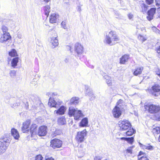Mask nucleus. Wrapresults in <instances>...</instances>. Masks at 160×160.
<instances>
[{
  "mask_svg": "<svg viewBox=\"0 0 160 160\" xmlns=\"http://www.w3.org/2000/svg\"><path fill=\"white\" fill-rule=\"evenodd\" d=\"M122 100L120 99L117 102V106H119L121 104L122 102Z\"/></svg>",
  "mask_w": 160,
  "mask_h": 160,
  "instance_id": "nucleus-50",
  "label": "nucleus"
},
{
  "mask_svg": "<svg viewBox=\"0 0 160 160\" xmlns=\"http://www.w3.org/2000/svg\"><path fill=\"white\" fill-rule=\"evenodd\" d=\"M158 10L159 12V17L160 18V8H159L158 9Z\"/></svg>",
  "mask_w": 160,
  "mask_h": 160,
  "instance_id": "nucleus-55",
  "label": "nucleus"
},
{
  "mask_svg": "<svg viewBox=\"0 0 160 160\" xmlns=\"http://www.w3.org/2000/svg\"><path fill=\"white\" fill-rule=\"evenodd\" d=\"M86 95L89 97L90 100L92 101L94 100L96 98V96L95 95L93 94L92 90L88 87H86Z\"/></svg>",
  "mask_w": 160,
  "mask_h": 160,
  "instance_id": "nucleus-14",
  "label": "nucleus"
},
{
  "mask_svg": "<svg viewBox=\"0 0 160 160\" xmlns=\"http://www.w3.org/2000/svg\"><path fill=\"white\" fill-rule=\"evenodd\" d=\"M74 50L75 52L78 55H81L84 52V48L83 45L78 42L75 43Z\"/></svg>",
  "mask_w": 160,
  "mask_h": 160,
  "instance_id": "nucleus-9",
  "label": "nucleus"
},
{
  "mask_svg": "<svg viewBox=\"0 0 160 160\" xmlns=\"http://www.w3.org/2000/svg\"><path fill=\"white\" fill-rule=\"evenodd\" d=\"M142 8V12H146L148 9V6L144 3H142L141 5Z\"/></svg>",
  "mask_w": 160,
  "mask_h": 160,
  "instance_id": "nucleus-33",
  "label": "nucleus"
},
{
  "mask_svg": "<svg viewBox=\"0 0 160 160\" xmlns=\"http://www.w3.org/2000/svg\"><path fill=\"white\" fill-rule=\"evenodd\" d=\"M88 123V120L87 118H83L79 123V126L80 127H87Z\"/></svg>",
  "mask_w": 160,
  "mask_h": 160,
  "instance_id": "nucleus-22",
  "label": "nucleus"
},
{
  "mask_svg": "<svg viewBox=\"0 0 160 160\" xmlns=\"http://www.w3.org/2000/svg\"><path fill=\"white\" fill-rule=\"evenodd\" d=\"M128 17L129 19H131L133 17V15L131 13H129L128 15Z\"/></svg>",
  "mask_w": 160,
  "mask_h": 160,
  "instance_id": "nucleus-49",
  "label": "nucleus"
},
{
  "mask_svg": "<svg viewBox=\"0 0 160 160\" xmlns=\"http://www.w3.org/2000/svg\"><path fill=\"white\" fill-rule=\"evenodd\" d=\"M61 25L64 29L66 28V23L65 22L62 21L61 23Z\"/></svg>",
  "mask_w": 160,
  "mask_h": 160,
  "instance_id": "nucleus-48",
  "label": "nucleus"
},
{
  "mask_svg": "<svg viewBox=\"0 0 160 160\" xmlns=\"http://www.w3.org/2000/svg\"><path fill=\"white\" fill-rule=\"evenodd\" d=\"M52 37L51 38L50 43L51 44L52 47L54 48L58 45V43L57 39V38L58 36L57 34L55 32H53L52 34Z\"/></svg>",
  "mask_w": 160,
  "mask_h": 160,
  "instance_id": "nucleus-11",
  "label": "nucleus"
},
{
  "mask_svg": "<svg viewBox=\"0 0 160 160\" xmlns=\"http://www.w3.org/2000/svg\"><path fill=\"white\" fill-rule=\"evenodd\" d=\"M122 111L118 106H116L113 109L112 113L113 117L116 118H118L121 115Z\"/></svg>",
  "mask_w": 160,
  "mask_h": 160,
  "instance_id": "nucleus-13",
  "label": "nucleus"
},
{
  "mask_svg": "<svg viewBox=\"0 0 160 160\" xmlns=\"http://www.w3.org/2000/svg\"><path fill=\"white\" fill-rule=\"evenodd\" d=\"M157 52L159 54V55H160V46L157 48Z\"/></svg>",
  "mask_w": 160,
  "mask_h": 160,
  "instance_id": "nucleus-53",
  "label": "nucleus"
},
{
  "mask_svg": "<svg viewBox=\"0 0 160 160\" xmlns=\"http://www.w3.org/2000/svg\"><path fill=\"white\" fill-rule=\"evenodd\" d=\"M129 56L128 55L125 54L122 56L120 58V63L124 64L126 62L128 61Z\"/></svg>",
  "mask_w": 160,
  "mask_h": 160,
  "instance_id": "nucleus-21",
  "label": "nucleus"
},
{
  "mask_svg": "<svg viewBox=\"0 0 160 160\" xmlns=\"http://www.w3.org/2000/svg\"><path fill=\"white\" fill-rule=\"evenodd\" d=\"M66 108L63 106H61L58 110L54 111V113L58 115H63L64 114Z\"/></svg>",
  "mask_w": 160,
  "mask_h": 160,
  "instance_id": "nucleus-16",
  "label": "nucleus"
},
{
  "mask_svg": "<svg viewBox=\"0 0 160 160\" xmlns=\"http://www.w3.org/2000/svg\"><path fill=\"white\" fill-rule=\"evenodd\" d=\"M87 132L86 129H84L81 131L78 132L75 137V139L78 143L83 142L86 138Z\"/></svg>",
  "mask_w": 160,
  "mask_h": 160,
  "instance_id": "nucleus-3",
  "label": "nucleus"
},
{
  "mask_svg": "<svg viewBox=\"0 0 160 160\" xmlns=\"http://www.w3.org/2000/svg\"><path fill=\"white\" fill-rule=\"evenodd\" d=\"M8 54L11 57H16L18 56L16 50L14 49H12L8 52Z\"/></svg>",
  "mask_w": 160,
  "mask_h": 160,
  "instance_id": "nucleus-28",
  "label": "nucleus"
},
{
  "mask_svg": "<svg viewBox=\"0 0 160 160\" xmlns=\"http://www.w3.org/2000/svg\"><path fill=\"white\" fill-rule=\"evenodd\" d=\"M70 111V108H69V112H68V114H69L70 113V112H69Z\"/></svg>",
  "mask_w": 160,
  "mask_h": 160,
  "instance_id": "nucleus-62",
  "label": "nucleus"
},
{
  "mask_svg": "<svg viewBox=\"0 0 160 160\" xmlns=\"http://www.w3.org/2000/svg\"><path fill=\"white\" fill-rule=\"evenodd\" d=\"M35 160H43V157L41 155H37L35 157Z\"/></svg>",
  "mask_w": 160,
  "mask_h": 160,
  "instance_id": "nucleus-42",
  "label": "nucleus"
},
{
  "mask_svg": "<svg viewBox=\"0 0 160 160\" xmlns=\"http://www.w3.org/2000/svg\"><path fill=\"white\" fill-rule=\"evenodd\" d=\"M9 74L11 77H13L16 75V71L11 70L10 71Z\"/></svg>",
  "mask_w": 160,
  "mask_h": 160,
  "instance_id": "nucleus-41",
  "label": "nucleus"
},
{
  "mask_svg": "<svg viewBox=\"0 0 160 160\" xmlns=\"http://www.w3.org/2000/svg\"><path fill=\"white\" fill-rule=\"evenodd\" d=\"M79 98L78 97H73L71 99V105H76L80 102Z\"/></svg>",
  "mask_w": 160,
  "mask_h": 160,
  "instance_id": "nucleus-26",
  "label": "nucleus"
},
{
  "mask_svg": "<svg viewBox=\"0 0 160 160\" xmlns=\"http://www.w3.org/2000/svg\"><path fill=\"white\" fill-rule=\"evenodd\" d=\"M50 146L53 148H59L62 146V141L60 139L55 138L50 141Z\"/></svg>",
  "mask_w": 160,
  "mask_h": 160,
  "instance_id": "nucleus-8",
  "label": "nucleus"
},
{
  "mask_svg": "<svg viewBox=\"0 0 160 160\" xmlns=\"http://www.w3.org/2000/svg\"><path fill=\"white\" fill-rule=\"evenodd\" d=\"M72 115L76 120H78L80 118L83 117V116L81 110H78L77 108H71V117Z\"/></svg>",
  "mask_w": 160,
  "mask_h": 160,
  "instance_id": "nucleus-6",
  "label": "nucleus"
},
{
  "mask_svg": "<svg viewBox=\"0 0 160 160\" xmlns=\"http://www.w3.org/2000/svg\"><path fill=\"white\" fill-rule=\"evenodd\" d=\"M158 140L159 142H160V135L158 138Z\"/></svg>",
  "mask_w": 160,
  "mask_h": 160,
  "instance_id": "nucleus-60",
  "label": "nucleus"
},
{
  "mask_svg": "<svg viewBox=\"0 0 160 160\" xmlns=\"http://www.w3.org/2000/svg\"><path fill=\"white\" fill-rule=\"evenodd\" d=\"M27 104L26 105L25 107L26 109H28V102H27Z\"/></svg>",
  "mask_w": 160,
  "mask_h": 160,
  "instance_id": "nucleus-57",
  "label": "nucleus"
},
{
  "mask_svg": "<svg viewBox=\"0 0 160 160\" xmlns=\"http://www.w3.org/2000/svg\"><path fill=\"white\" fill-rule=\"evenodd\" d=\"M155 1L156 2V5H160V0H155Z\"/></svg>",
  "mask_w": 160,
  "mask_h": 160,
  "instance_id": "nucleus-52",
  "label": "nucleus"
},
{
  "mask_svg": "<svg viewBox=\"0 0 160 160\" xmlns=\"http://www.w3.org/2000/svg\"><path fill=\"white\" fill-rule=\"evenodd\" d=\"M138 160H148V158H147L146 155L142 156L141 157L138 156Z\"/></svg>",
  "mask_w": 160,
  "mask_h": 160,
  "instance_id": "nucleus-38",
  "label": "nucleus"
},
{
  "mask_svg": "<svg viewBox=\"0 0 160 160\" xmlns=\"http://www.w3.org/2000/svg\"><path fill=\"white\" fill-rule=\"evenodd\" d=\"M31 121L30 120H28L22 123V126L21 128V130L23 133H26L30 132Z\"/></svg>",
  "mask_w": 160,
  "mask_h": 160,
  "instance_id": "nucleus-7",
  "label": "nucleus"
},
{
  "mask_svg": "<svg viewBox=\"0 0 160 160\" xmlns=\"http://www.w3.org/2000/svg\"><path fill=\"white\" fill-rule=\"evenodd\" d=\"M57 102L54 98L51 97L49 98L48 104L50 107L56 108L57 107Z\"/></svg>",
  "mask_w": 160,
  "mask_h": 160,
  "instance_id": "nucleus-19",
  "label": "nucleus"
},
{
  "mask_svg": "<svg viewBox=\"0 0 160 160\" xmlns=\"http://www.w3.org/2000/svg\"><path fill=\"white\" fill-rule=\"evenodd\" d=\"M64 3H67L69 2V0H63Z\"/></svg>",
  "mask_w": 160,
  "mask_h": 160,
  "instance_id": "nucleus-54",
  "label": "nucleus"
},
{
  "mask_svg": "<svg viewBox=\"0 0 160 160\" xmlns=\"http://www.w3.org/2000/svg\"><path fill=\"white\" fill-rule=\"evenodd\" d=\"M58 16V15L55 13H52L50 17V22L52 23H56Z\"/></svg>",
  "mask_w": 160,
  "mask_h": 160,
  "instance_id": "nucleus-18",
  "label": "nucleus"
},
{
  "mask_svg": "<svg viewBox=\"0 0 160 160\" xmlns=\"http://www.w3.org/2000/svg\"><path fill=\"white\" fill-rule=\"evenodd\" d=\"M156 74L160 77V71L158 68H156Z\"/></svg>",
  "mask_w": 160,
  "mask_h": 160,
  "instance_id": "nucleus-45",
  "label": "nucleus"
},
{
  "mask_svg": "<svg viewBox=\"0 0 160 160\" xmlns=\"http://www.w3.org/2000/svg\"><path fill=\"white\" fill-rule=\"evenodd\" d=\"M18 61L19 58L18 57H16L13 58L12 59L11 62L12 67H13V68H15L17 65Z\"/></svg>",
  "mask_w": 160,
  "mask_h": 160,
  "instance_id": "nucleus-27",
  "label": "nucleus"
},
{
  "mask_svg": "<svg viewBox=\"0 0 160 160\" xmlns=\"http://www.w3.org/2000/svg\"><path fill=\"white\" fill-rule=\"evenodd\" d=\"M153 132L154 133H158L160 132V128L159 127H156L153 128Z\"/></svg>",
  "mask_w": 160,
  "mask_h": 160,
  "instance_id": "nucleus-40",
  "label": "nucleus"
},
{
  "mask_svg": "<svg viewBox=\"0 0 160 160\" xmlns=\"http://www.w3.org/2000/svg\"><path fill=\"white\" fill-rule=\"evenodd\" d=\"M94 160H101V158L100 156H96L94 158Z\"/></svg>",
  "mask_w": 160,
  "mask_h": 160,
  "instance_id": "nucleus-51",
  "label": "nucleus"
},
{
  "mask_svg": "<svg viewBox=\"0 0 160 160\" xmlns=\"http://www.w3.org/2000/svg\"><path fill=\"white\" fill-rule=\"evenodd\" d=\"M152 30L153 31L156 33L158 34H160V30L157 29L156 27H152Z\"/></svg>",
  "mask_w": 160,
  "mask_h": 160,
  "instance_id": "nucleus-39",
  "label": "nucleus"
},
{
  "mask_svg": "<svg viewBox=\"0 0 160 160\" xmlns=\"http://www.w3.org/2000/svg\"><path fill=\"white\" fill-rule=\"evenodd\" d=\"M54 95H57V94H55V95L54 94Z\"/></svg>",
  "mask_w": 160,
  "mask_h": 160,
  "instance_id": "nucleus-63",
  "label": "nucleus"
},
{
  "mask_svg": "<svg viewBox=\"0 0 160 160\" xmlns=\"http://www.w3.org/2000/svg\"><path fill=\"white\" fill-rule=\"evenodd\" d=\"M121 131L128 130L130 128H131V125L129 122L127 120H124L120 121L118 122Z\"/></svg>",
  "mask_w": 160,
  "mask_h": 160,
  "instance_id": "nucleus-5",
  "label": "nucleus"
},
{
  "mask_svg": "<svg viewBox=\"0 0 160 160\" xmlns=\"http://www.w3.org/2000/svg\"><path fill=\"white\" fill-rule=\"evenodd\" d=\"M106 80V82L108 86H111L112 85L111 78L108 75H105L104 77Z\"/></svg>",
  "mask_w": 160,
  "mask_h": 160,
  "instance_id": "nucleus-29",
  "label": "nucleus"
},
{
  "mask_svg": "<svg viewBox=\"0 0 160 160\" xmlns=\"http://www.w3.org/2000/svg\"><path fill=\"white\" fill-rule=\"evenodd\" d=\"M148 111L150 113L154 114L160 111V107L158 105L151 104L148 106Z\"/></svg>",
  "mask_w": 160,
  "mask_h": 160,
  "instance_id": "nucleus-12",
  "label": "nucleus"
},
{
  "mask_svg": "<svg viewBox=\"0 0 160 160\" xmlns=\"http://www.w3.org/2000/svg\"><path fill=\"white\" fill-rule=\"evenodd\" d=\"M38 125L36 123H32L30 126V133L31 137L35 138L38 135L39 137L45 136L48 132V128L45 125L40 126L38 129Z\"/></svg>",
  "mask_w": 160,
  "mask_h": 160,
  "instance_id": "nucleus-1",
  "label": "nucleus"
},
{
  "mask_svg": "<svg viewBox=\"0 0 160 160\" xmlns=\"http://www.w3.org/2000/svg\"><path fill=\"white\" fill-rule=\"evenodd\" d=\"M126 141H127L128 143L132 144L134 141V137L127 138Z\"/></svg>",
  "mask_w": 160,
  "mask_h": 160,
  "instance_id": "nucleus-37",
  "label": "nucleus"
},
{
  "mask_svg": "<svg viewBox=\"0 0 160 160\" xmlns=\"http://www.w3.org/2000/svg\"><path fill=\"white\" fill-rule=\"evenodd\" d=\"M12 40V37L9 33H4L2 34L0 38V42L6 43Z\"/></svg>",
  "mask_w": 160,
  "mask_h": 160,
  "instance_id": "nucleus-10",
  "label": "nucleus"
},
{
  "mask_svg": "<svg viewBox=\"0 0 160 160\" xmlns=\"http://www.w3.org/2000/svg\"><path fill=\"white\" fill-rule=\"evenodd\" d=\"M142 148L143 149H147L149 150H152L154 149V148L153 146L149 145L148 146L143 145L142 146Z\"/></svg>",
  "mask_w": 160,
  "mask_h": 160,
  "instance_id": "nucleus-35",
  "label": "nucleus"
},
{
  "mask_svg": "<svg viewBox=\"0 0 160 160\" xmlns=\"http://www.w3.org/2000/svg\"><path fill=\"white\" fill-rule=\"evenodd\" d=\"M156 9L152 8L148 12V16L147 18L149 21H151L153 18V15L155 13Z\"/></svg>",
  "mask_w": 160,
  "mask_h": 160,
  "instance_id": "nucleus-15",
  "label": "nucleus"
},
{
  "mask_svg": "<svg viewBox=\"0 0 160 160\" xmlns=\"http://www.w3.org/2000/svg\"><path fill=\"white\" fill-rule=\"evenodd\" d=\"M119 41V38L116 32L111 31L106 35L104 42L110 45H113Z\"/></svg>",
  "mask_w": 160,
  "mask_h": 160,
  "instance_id": "nucleus-2",
  "label": "nucleus"
},
{
  "mask_svg": "<svg viewBox=\"0 0 160 160\" xmlns=\"http://www.w3.org/2000/svg\"><path fill=\"white\" fill-rule=\"evenodd\" d=\"M10 143V141L8 139L4 138L0 139V153L4 152Z\"/></svg>",
  "mask_w": 160,
  "mask_h": 160,
  "instance_id": "nucleus-4",
  "label": "nucleus"
},
{
  "mask_svg": "<svg viewBox=\"0 0 160 160\" xmlns=\"http://www.w3.org/2000/svg\"><path fill=\"white\" fill-rule=\"evenodd\" d=\"M121 140H124L126 141L127 140V138L123 137V138H121Z\"/></svg>",
  "mask_w": 160,
  "mask_h": 160,
  "instance_id": "nucleus-56",
  "label": "nucleus"
},
{
  "mask_svg": "<svg viewBox=\"0 0 160 160\" xmlns=\"http://www.w3.org/2000/svg\"><path fill=\"white\" fill-rule=\"evenodd\" d=\"M152 94L155 96L158 95V92L160 91V88L159 86L155 85L152 87Z\"/></svg>",
  "mask_w": 160,
  "mask_h": 160,
  "instance_id": "nucleus-17",
  "label": "nucleus"
},
{
  "mask_svg": "<svg viewBox=\"0 0 160 160\" xmlns=\"http://www.w3.org/2000/svg\"><path fill=\"white\" fill-rule=\"evenodd\" d=\"M3 32L4 33H9L8 32V28L5 25H2L1 28Z\"/></svg>",
  "mask_w": 160,
  "mask_h": 160,
  "instance_id": "nucleus-34",
  "label": "nucleus"
},
{
  "mask_svg": "<svg viewBox=\"0 0 160 160\" xmlns=\"http://www.w3.org/2000/svg\"><path fill=\"white\" fill-rule=\"evenodd\" d=\"M73 127H74L75 128H77V126H76L75 125H74V126Z\"/></svg>",
  "mask_w": 160,
  "mask_h": 160,
  "instance_id": "nucleus-61",
  "label": "nucleus"
},
{
  "mask_svg": "<svg viewBox=\"0 0 160 160\" xmlns=\"http://www.w3.org/2000/svg\"><path fill=\"white\" fill-rule=\"evenodd\" d=\"M142 155L144 156L146 155H145V153L144 152H143L142 151H140L139 152V154L138 155V157L139 156L140 157H141L142 156Z\"/></svg>",
  "mask_w": 160,
  "mask_h": 160,
  "instance_id": "nucleus-47",
  "label": "nucleus"
},
{
  "mask_svg": "<svg viewBox=\"0 0 160 160\" xmlns=\"http://www.w3.org/2000/svg\"><path fill=\"white\" fill-rule=\"evenodd\" d=\"M57 123L58 125H62L66 123V119L64 117L59 118L57 120Z\"/></svg>",
  "mask_w": 160,
  "mask_h": 160,
  "instance_id": "nucleus-25",
  "label": "nucleus"
},
{
  "mask_svg": "<svg viewBox=\"0 0 160 160\" xmlns=\"http://www.w3.org/2000/svg\"><path fill=\"white\" fill-rule=\"evenodd\" d=\"M45 160H55L52 157H50L48 156H46Z\"/></svg>",
  "mask_w": 160,
  "mask_h": 160,
  "instance_id": "nucleus-44",
  "label": "nucleus"
},
{
  "mask_svg": "<svg viewBox=\"0 0 160 160\" xmlns=\"http://www.w3.org/2000/svg\"><path fill=\"white\" fill-rule=\"evenodd\" d=\"M81 146H80V147H79V151L80 152V151L81 150Z\"/></svg>",
  "mask_w": 160,
  "mask_h": 160,
  "instance_id": "nucleus-58",
  "label": "nucleus"
},
{
  "mask_svg": "<svg viewBox=\"0 0 160 160\" xmlns=\"http://www.w3.org/2000/svg\"><path fill=\"white\" fill-rule=\"evenodd\" d=\"M85 151V149H83V152L82 153H84Z\"/></svg>",
  "mask_w": 160,
  "mask_h": 160,
  "instance_id": "nucleus-59",
  "label": "nucleus"
},
{
  "mask_svg": "<svg viewBox=\"0 0 160 160\" xmlns=\"http://www.w3.org/2000/svg\"><path fill=\"white\" fill-rule=\"evenodd\" d=\"M143 70V67L142 66L138 67L134 72L133 74L135 76H138L142 73Z\"/></svg>",
  "mask_w": 160,
  "mask_h": 160,
  "instance_id": "nucleus-23",
  "label": "nucleus"
},
{
  "mask_svg": "<svg viewBox=\"0 0 160 160\" xmlns=\"http://www.w3.org/2000/svg\"><path fill=\"white\" fill-rule=\"evenodd\" d=\"M126 132V134L127 136H131L136 132L135 130L133 129V128H130Z\"/></svg>",
  "mask_w": 160,
  "mask_h": 160,
  "instance_id": "nucleus-30",
  "label": "nucleus"
},
{
  "mask_svg": "<svg viewBox=\"0 0 160 160\" xmlns=\"http://www.w3.org/2000/svg\"><path fill=\"white\" fill-rule=\"evenodd\" d=\"M146 2L148 5H150L153 2V0H146Z\"/></svg>",
  "mask_w": 160,
  "mask_h": 160,
  "instance_id": "nucleus-46",
  "label": "nucleus"
},
{
  "mask_svg": "<svg viewBox=\"0 0 160 160\" xmlns=\"http://www.w3.org/2000/svg\"><path fill=\"white\" fill-rule=\"evenodd\" d=\"M61 133V132L60 130L58 129H56L55 131L52 132V137H54L60 135Z\"/></svg>",
  "mask_w": 160,
  "mask_h": 160,
  "instance_id": "nucleus-31",
  "label": "nucleus"
},
{
  "mask_svg": "<svg viewBox=\"0 0 160 160\" xmlns=\"http://www.w3.org/2000/svg\"><path fill=\"white\" fill-rule=\"evenodd\" d=\"M138 38L139 40H141L142 42H143L146 40V38L141 35H139L138 37Z\"/></svg>",
  "mask_w": 160,
  "mask_h": 160,
  "instance_id": "nucleus-36",
  "label": "nucleus"
},
{
  "mask_svg": "<svg viewBox=\"0 0 160 160\" xmlns=\"http://www.w3.org/2000/svg\"><path fill=\"white\" fill-rule=\"evenodd\" d=\"M153 117V119L158 121H160V112H158L155 113Z\"/></svg>",
  "mask_w": 160,
  "mask_h": 160,
  "instance_id": "nucleus-32",
  "label": "nucleus"
},
{
  "mask_svg": "<svg viewBox=\"0 0 160 160\" xmlns=\"http://www.w3.org/2000/svg\"><path fill=\"white\" fill-rule=\"evenodd\" d=\"M43 11L44 13L46 15V18H48L50 11V5H47L44 6L43 8Z\"/></svg>",
  "mask_w": 160,
  "mask_h": 160,
  "instance_id": "nucleus-24",
  "label": "nucleus"
},
{
  "mask_svg": "<svg viewBox=\"0 0 160 160\" xmlns=\"http://www.w3.org/2000/svg\"><path fill=\"white\" fill-rule=\"evenodd\" d=\"M133 146L130 147L126 150V151L127 152L131 154L132 153V149Z\"/></svg>",
  "mask_w": 160,
  "mask_h": 160,
  "instance_id": "nucleus-43",
  "label": "nucleus"
},
{
  "mask_svg": "<svg viewBox=\"0 0 160 160\" xmlns=\"http://www.w3.org/2000/svg\"><path fill=\"white\" fill-rule=\"evenodd\" d=\"M12 135L13 137L15 139H18L19 138V134L17 129L15 128H12L11 130Z\"/></svg>",
  "mask_w": 160,
  "mask_h": 160,
  "instance_id": "nucleus-20",
  "label": "nucleus"
}]
</instances>
